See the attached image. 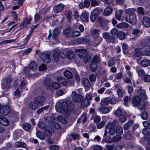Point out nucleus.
Segmentation results:
<instances>
[{
  "label": "nucleus",
  "mask_w": 150,
  "mask_h": 150,
  "mask_svg": "<svg viewBox=\"0 0 150 150\" xmlns=\"http://www.w3.org/2000/svg\"><path fill=\"white\" fill-rule=\"evenodd\" d=\"M74 108V105L71 103L67 105V104L66 102H63L61 103H58L56 105L55 108L56 111L59 113L64 112L65 113H67L69 111L71 110Z\"/></svg>",
  "instance_id": "obj_1"
},
{
  "label": "nucleus",
  "mask_w": 150,
  "mask_h": 150,
  "mask_svg": "<svg viewBox=\"0 0 150 150\" xmlns=\"http://www.w3.org/2000/svg\"><path fill=\"white\" fill-rule=\"evenodd\" d=\"M117 121L114 120L112 122L108 123L106 126V129L109 130L108 132L111 135H114L116 132L115 127L117 125Z\"/></svg>",
  "instance_id": "obj_2"
},
{
  "label": "nucleus",
  "mask_w": 150,
  "mask_h": 150,
  "mask_svg": "<svg viewBox=\"0 0 150 150\" xmlns=\"http://www.w3.org/2000/svg\"><path fill=\"white\" fill-rule=\"evenodd\" d=\"M13 81L12 77H8L6 79V82L1 83L2 88L3 89H8L10 88V84Z\"/></svg>",
  "instance_id": "obj_3"
},
{
  "label": "nucleus",
  "mask_w": 150,
  "mask_h": 150,
  "mask_svg": "<svg viewBox=\"0 0 150 150\" xmlns=\"http://www.w3.org/2000/svg\"><path fill=\"white\" fill-rule=\"evenodd\" d=\"M64 56V54L63 52H61L58 49H55L54 51L53 55V59L56 62L58 61L59 57H62Z\"/></svg>",
  "instance_id": "obj_4"
},
{
  "label": "nucleus",
  "mask_w": 150,
  "mask_h": 150,
  "mask_svg": "<svg viewBox=\"0 0 150 150\" xmlns=\"http://www.w3.org/2000/svg\"><path fill=\"white\" fill-rule=\"evenodd\" d=\"M72 100L74 102L79 103L82 99V97L78 95L75 91H73L71 95Z\"/></svg>",
  "instance_id": "obj_5"
},
{
  "label": "nucleus",
  "mask_w": 150,
  "mask_h": 150,
  "mask_svg": "<svg viewBox=\"0 0 150 150\" xmlns=\"http://www.w3.org/2000/svg\"><path fill=\"white\" fill-rule=\"evenodd\" d=\"M125 21L128 22L132 25H134L137 22V17L136 15L135 14H133L130 15L129 18V21H128V18H125Z\"/></svg>",
  "instance_id": "obj_6"
},
{
  "label": "nucleus",
  "mask_w": 150,
  "mask_h": 150,
  "mask_svg": "<svg viewBox=\"0 0 150 150\" xmlns=\"http://www.w3.org/2000/svg\"><path fill=\"white\" fill-rule=\"evenodd\" d=\"M11 110L10 107L8 105H6L1 107L0 109V112L1 114L6 115L9 114Z\"/></svg>",
  "instance_id": "obj_7"
},
{
  "label": "nucleus",
  "mask_w": 150,
  "mask_h": 150,
  "mask_svg": "<svg viewBox=\"0 0 150 150\" xmlns=\"http://www.w3.org/2000/svg\"><path fill=\"white\" fill-rule=\"evenodd\" d=\"M64 8L63 5L61 3L53 7L54 12L56 13L60 12L63 10Z\"/></svg>",
  "instance_id": "obj_8"
},
{
  "label": "nucleus",
  "mask_w": 150,
  "mask_h": 150,
  "mask_svg": "<svg viewBox=\"0 0 150 150\" xmlns=\"http://www.w3.org/2000/svg\"><path fill=\"white\" fill-rule=\"evenodd\" d=\"M51 125L53 127L57 129H60L61 128V126L59 124L54 122L55 118L53 117L50 118Z\"/></svg>",
  "instance_id": "obj_9"
},
{
  "label": "nucleus",
  "mask_w": 150,
  "mask_h": 150,
  "mask_svg": "<svg viewBox=\"0 0 150 150\" xmlns=\"http://www.w3.org/2000/svg\"><path fill=\"white\" fill-rule=\"evenodd\" d=\"M89 14L86 12H83L81 14L80 18L81 21L84 22H87L88 20V15Z\"/></svg>",
  "instance_id": "obj_10"
},
{
  "label": "nucleus",
  "mask_w": 150,
  "mask_h": 150,
  "mask_svg": "<svg viewBox=\"0 0 150 150\" xmlns=\"http://www.w3.org/2000/svg\"><path fill=\"white\" fill-rule=\"evenodd\" d=\"M41 59L45 63H48L51 61V59L48 54H43L41 56Z\"/></svg>",
  "instance_id": "obj_11"
},
{
  "label": "nucleus",
  "mask_w": 150,
  "mask_h": 150,
  "mask_svg": "<svg viewBox=\"0 0 150 150\" xmlns=\"http://www.w3.org/2000/svg\"><path fill=\"white\" fill-rule=\"evenodd\" d=\"M45 100V97L43 96H38L35 98V101L39 104L43 103Z\"/></svg>",
  "instance_id": "obj_12"
},
{
  "label": "nucleus",
  "mask_w": 150,
  "mask_h": 150,
  "mask_svg": "<svg viewBox=\"0 0 150 150\" xmlns=\"http://www.w3.org/2000/svg\"><path fill=\"white\" fill-rule=\"evenodd\" d=\"M32 20V18L30 17V18H27L25 20H24L23 23L21 25V28L23 29L26 27L27 25L30 24V21Z\"/></svg>",
  "instance_id": "obj_13"
},
{
  "label": "nucleus",
  "mask_w": 150,
  "mask_h": 150,
  "mask_svg": "<svg viewBox=\"0 0 150 150\" xmlns=\"http://www.w3.org/2000/svg\"><path fill=\"white\" fill-rule=\"evenodd\" d=\"M0 123L4 126H8L9 124L7 119L2 115H0Z\"/></svg>",
  "instance_id": "obj_14"
},
{
  "label": "nucleus",
  "mask_w": 150,
  "mask_h": 150,
  "mask_svg": "<svg viewBox=\"0 0 150 150\" xmlns=\"http://www.w3.org/2000/svg\"><path fill=\"white\" fill-rule=\"evenodd\" d=\"M88 53V51L86 49H82L78 53V56L80 58L83 59Z\"/></svg>",
  "instance_id": "obj_15"
},
{
  "label": "nucleus",
  "mask_w": 150,
  "mask_h": 150,
  "mask_svg": "<svg viewBox=\"0 0 150 150\" xmlns=\"http://www.w3.org/2000/svg\"><path fill=\"white\" fill-rule=\"evenodd\" d=\"M98 21L100 24L102 26H104L106 24L108 23L110 21L103 18L99 17L97 19Z\"/></svg>",
  "instance_id": "obj_16"
},
{
  "label": "nucleus",
  "mask_w": 150,
  "mask_h": 150,
  "mask_svg": "<svg viewBox=\"0 0 150 150\" xmlns=\"http://www.w3.org/2000/svg\"><path fill=\"white\" fill-rule=\"evenodd\" d=\"M60 31L58 28H55L52 33V38L53 40H56L57 37L60 33Z\"/></svg>",
  "instance_id": "obj_17"
},
{
  "label": "nucleus",
  "mask_w": 150,
  "mask_h": 150,
  "mask_svg": "<svg viewBox=\"0 0 150 150\" xmlns=\"http://www.w3.org/2000/svg\"><path fill=\"white\" fill-rule=\"evenodd\" d=\"M137 94L139 95L142 98L145 100L146 98V95L145 91L143 89H139L137 91Z\"/></svg>",
  "instance_id": "obj_18"
},
{
  "label": "nucleus",
  "mask_w": 150,
  "mask_h": 150,
  "mask_svg": "<svg viewBox=\"0 0 150 150\" xmlns=\"http://www.w3.org/2000/svg\"><path fill=\"white\" fill-rule=\"evenodd\" d=\"M143 25L146 27H150V19L147 17L144 18L143 21Z\"/></svg>",
  "instance_id": "obj_19"
},
{
  "label": "nucleus",
  "mask_w": 150,
  "mask_h": 150,
  "mask_svg": "<svg viewBox=\"0 0 150 150\" xmlns=\"http://www.w3.org/2000/svg\"><path fill=\"white\" fill-rule=\"evenodd\" d=\"M110 99L108 98H105L101 100L100 104L102 106L108 105L109 103Z\"/></svg>",
  "instance_id": "obj_20"
},
{
  "label": "nucleus",
  "mask_w": 150,
  "mask_h": 150,
  "mask_svg": "<svg viewBox=\"0 0 150 150\" xmlns=\"http://www.w3.org/2000/svg\"><path fill=\"white\" fill-rule=\"evenodd\" d=\"M112 8L111 7H107L105 8L103 14L106 16H108L110 15L112 12Z\"/></svg>",
  "instance_id": "obj_21"
},
{
  "label": "nucleus",
  "mask_w": 150,
  "mask_h": 150,
  "mask_svg": "<svg viewBox=\"0 0 150 150\" xmlns=\"http://www.w3.org/2000/svg\"><path fill=\"white\" fill-rule=\"evenodd\" d=\"M132 103L134 106H138L140 102V98L139 96H136L133 99Z\"/></svg>",
  "instance_id": "obj_22"
},
{
  "label": "nucleus",
  "mask_w": 150,
  "mask_h": 150,
  "mask_svg": "<svg viewBox=\"0 0 150 150\" xmlns=\"http://www.w3.org/2000/svg\"><path fill=\"white\" fill-rule=\"evenodd\" d=\"M50 88L57 90L60 88V86L59 83L57 82H52L50 83Z\"/></svg>",
  "instance_id": "obj_23"
},
{
  "label": "nucleus",
  "mask_w": 150,
  "mask_h": 150,
  "mask_svg": "<svg viewBox=\"0 0 150 150\" xmlns=\"http://www.w3.org/2000/svg\"><path fill=\"white\" fill-rule=\"evenodd\" d=\"M140 64L144 67H147L150 66V60L147 59H144L142 61Z\"/></svg>",
  "instance_id": "obj_24"
},
{
  "label": "nucleus",
  "mask_w": 150,
  "mask_h": 150,
  "mask_svg": "<svg viewBox=\"0 0 150 150\" xmlns=\"http://www.w3.org/2000/svg\"><path fill=\"white\" fill-rule=\"evenodd\" d=\"M57 79L58 82L64 85H66L67 84V81L63 77H58L57 78Z\"/></svg>",
  "instance_id": "obj_25"
},
{
  "label": "nucleus",
  "mask_w": 150,
  "mask_h": 150,
  "mask_svg": "<svg viewBox=\"0 0 150 150\" xmlns=\"http://www.w3.org/2000/svg\"><path fill=\"white\" fill-rule=\"evenodd\" d=\"M87 120L86 116V113H83L81 115V116L78 120V122H81L83 121L84 122Z\"/></svg>",
  "instance_id": "obj_26"
},
{
  "label": "nucleus",
  "mask_w": 150,
  "mask_h": 150,
  "mask_svg": "<svg viewBox=\"0 0 150 150\" xmlns=\"http://www.w3.org/2000/svg\"><path fill=\"white\" fill-rule=\"evenodd\" d=\"M128 26V24L126 22H122L118 24L116 26L118 28H122L127 27Z\"/></svg>",
  "instance_id": "obj_27"
},
{
  "label": "nucleus",
  "mask_w": 150,
  "mask_h": 150,
  "mask_svg": "<svg viewBox=\"0 0 150 150\" xmlns=\"http://www.w3.org/2000/svg\"><path fill=\"white\" fill-rule=\"evenodd\" d=\"M117 37L119 39L123 40L125 38L126 34L124 32L120 31L119 32Z\"/></svg>",
  "instance_id": "obj_28"
},
{
  "label": "nucleus",
  "mask_w": 150,
  "mask_h": 150,
  "mask_svg": "<svg viewBox=\"0 0 150 150\" xmlns=\"http://www.w3.org/2000/svg\"><path fill=\"white\" fill-rule=\"evenodd\" d=\"M97 65L94 62H91L90 66V69L92 71H95L97 69Z\"/></svg>",
  "instance_id": "obj_29"
},
{
  "label": "nucleus",
  "mask_w": 150,
  "mask_h": 150,
  "mask_svg": "<svg viewBox=\"0 0 150 150\" xmlns=\"http://www.w3.org/2000/svg\"><path fill=\"white\" fill-rule=\"evenodd\" d=\"M82 135L84 137L87 138V141L86 143H85L84 142H82L83 146L86 147V146L89 144V141L88 140V139L89 138V136L88 134L85 133L82 134Z\"/></svg>",
  "instance_id": "obj_30"
},
{
  "label": "nucleus",
  "mask_w": 150,
  "mask_h": 150,
  "mask_svg": "<svg viewBox=\"0 0 150 150\" xmlns=\"http://www.w3.org/2000/svg\"><path fill=\"white\" fill-rule=\"evenodd\" d=\"M74 56V52L70 50H68L67 52V57L69 59H72Z\"/></svg>",
  "instance_id": "obj_31"
},
{
  "label": "nucleus",
  "mask_w": 150,
  "mask_h": 150,
  "mask_svg": "<svg viewBox=\"0 0 150 150\" xmlns=\"http://www.w3.org/2000/svg\"><path fill=\"white\" fill-rule=\"evenodd\" d=\"M20 82L19 86L21 89L23 88L27 84V81L24 78L23 79H21Z\"/></svg>",
  "instance_id": "obj_32"
},
{
  "label": "nucleus",
  "mask_w": 150,
  "mask_h": 150,
  "mask_svg": "<svg viewBox=\"0 0 150 150\" xmlns=\"http://www.w3.org/2000/svg\"><path fill=\"white\" fill-rule=\"evenodd\" d=\"M30 108L32 110H35L38 108V105L36 103L32 102L30 103Z\"/></svg>",
  "instance_id": "obj_33"
},
{
  "label": "nucleus",
  "mask_w": 150,
  "mask_h": 150,
  "mask_svg": "<svg viewBox=\"0 0 150 150\" xmlns=\"http://www.w3.org/2000/svg\"><path fill=\"white\" fill-rule=\"evenodd\" d=\"M81 34L78 31L72 30L71 31V33L70 34V36L74 38L79 36Z\"/></svg>",
  "instance_id": "obj_34"
},
{
  "label": "nucleus",
  "mask_w": 150,
  "mask_h": 150,
  "mask_svg": "<svg viewBox=\"0 0 150 150\" xmlns=\"http://www.w3.org/2000/svg\"><path fill=\"white\" fill-rule=\"evenodd\" d=\"M83 83L84 86L87 88L89 87L90 86V82L88 79L84 78L83 79Z\"/></svg>",
  "instance_id": "obj_35"
},
{
  "label": "nucleus",
  "mask_w": 150,
  "mask_h": 150,
  "mask_svg": "<svg viewBox=\"0 0 150 150\" xmlns=\"http://www.w3.org/2000/svg\"><path fill=\"white\" fill-rule=\"evenodd\" d=\"M134 55L135 57H137L142 54L141 50L140 48H135L134 50Z\"/></svg>",
  "instance_id": "obj_36"
},
{
  "label": "nucleus",
  "mask_w": 150,
  "mask_h": 150,
  "mask_svg": "<svg viewBox=\"0 0 150 150\" xmlns=\"http://www.w3.org/2000/svg\"><path fill=\"white\" fill-rule=\"evenodd\" d=\"M30 69L34 71L37 68V66L36 62L35 61H32L30 64Z\"/></svg>",
  "instance_id": "obj_37"
},
{
  "label": "nucleus",
  "mask_w": 150,
  "mask_h": 150,
  "mask_svg": "<svg viewBox=\"0 0 150 150\" xmlns=\"http://www.w3.org/2000/svg\"><path fill=\"white\" fill-rule=\"evenodd\" d=\"M89 104V101L88 100L84 99L81 102V107L83 108L87 106Z\"/></svg>",
  "instance_id": "obj_38"
},
{
  "label": "nucleus",
  "mask_w": 150,
  "mask_h": 150,
  "mask_svg": "<svg viewBox=\"0 0 150 150\" xmlns=\"http://www.w3.org/2000/svg\"><path fill=\"white\" fill-rule=\"evenodd\" d=\"M133 122L132 120H131L127 122L124 125V129H127L131 126Z\"/></svg>",
  "instance_id": "obj_39"
},
{
  "label": "nucleus",
  "mask_w": 150,
  "mask_h": 150,
  "mask_svg": "<svg viewBox=\"0 0 150 150\" xmlns=\"http://www.w3.org/2000/svg\"><path fill=\"white\" fill-rule=\"evenodd\" d=\"M99 31L97 29H94L92 31V35L94 38L99 36Z\"/></svg>",
  "instance_id": "obj_40"
},
{
  "label": "nucleus",
  "mask_w": 150,
  "mask_h": 150,
  "mask_svg": "<svg viewBox=\"0 0 150 150\" xmlns=\"http://www.w3.org/2000/svg\"><path fill=\"white\" fill-rule=\"evenodd\" d=\"M122 13V11L121 10H117L116 11L115 17L118 20H120L121 15Z\"/></svg>",
  "instance_id": "obj_41"
},
{
  "label": "nucleus",
  "mask_w": 150,
  "mask_h": 150,
  "mask_svg": "<svg viewBox=\"0 0 150 150\" xmlns=\"http://www.w3.org/2000/svg\"><path fill=\"white\" fill-rule=\"evenodd\" d=\"M123 133V130L122 128L120 126H119L117 127L116 134L118 135H121Z\"/></svg>",
  "instance_id": "obj_42"
},
{
  "label": "nucleus",
  "mask_w": 150,
  "mask_h": 150,
  "mask_svg": "<svg viewBox=\"0 0 150 150\" xmlns=\"http://www.w3.org/2000/svg\"><path fill=\"white\" fill-rule=\"evenodd\" d=\"M70 136L74 140H78L80 139L79 134L75 133H72L70 134Z\"/></svg>",
  "instance_id": "obj_43"
},
{
  "label": "nucleus",
  "mask_w": 150,
  "mask_h": 150,
  "mask_svg": "<svg viewBox=\"0 0 150 150\" xmlns=\"http://www.w3.org/2000/svg\"><path fill=\"white\" fill-rule=\"evenodd\" d=\"M15 145L17 147L25 148L26 146V144L24 143L17 142H16Z\"/></svg>",
  "instance_id": "obj_44"
},
{
  "label": "nucleus",
  "mask_w": 150,
  "mask_h": 150,
  "mask_svg": "<svg viewBox=\"0 0 150 150\" xmlns=\"http://www.w3.org/2000/svg\"><path fill=\"white\" fill-rule=\"evenodd\" d=\"M143 79L145 82H150V75L148 74H145L143 76Z\"/></svg>",
  "instance_id": "obj_45"
},
{
  "label": "nucleus",
  "mask_w": 150,
  "mask_h": 150,
  "mask_svg": "<svg viewBox=\"0 0 150 150\" xmlns=\"http://www.w3.org/2000/svg\"><path fill=\"white\" fill-rule=\"evenodd\" d=\"M122 46L123 52L124 54L126 53L128 51L127 45L123 43L122 44Z\"/></svg>",
  "instance_id": "obj_46"
},
{
  "label": "nucleus",
  "mask_w": 150,
  "mask_h": 150,
  "mask_svg": "<svg viewBox=\"0 0 150 150\" xmlns=\"http://www.w3.org/2000/svg\"><path fill=\"white\" fill-rule=\"evenodd\" d=\"M38 126L40 128L45 129L47 127V125L43 122H41L38 124Z\"/></svg>",
  "instance_id": "obj_47"
},
{
  "label": "nucleus",
  "mask_w": 150,
  "mask_h": 150,
  "mask_svg": "<svg viewBox=\"0 0 150 150\" xmlns=\"http://www.w3.org/2000/svg\"><path fill=\"white\" fill-rule=\"evenodd\" d=\"M119 32L116 28H113L110 31V33L113 36H117Z\"/></svg>",
  "instance_id": "obj_48"
},
{
  "label": "nucleus",
  "mask_w": 150,
  "mask_h": 150,
  "mask_svg": "<svg viewBox=\"0 0 150 150\" xmlns=\"http://www.w3.org/2000/svg\"><path fill=\"white\" fill-rule=\"evenodd\" d=\"M36 135L37 137L40 139H44V136L40 131H38L36 133Z\"/></svg>",
  "instance_id": "obj_49"
},
{
  "label": "nucleus",
  "mask_w": 150,
  "mask_h": 150,
  "mask_svg": "<svg viewBox=\"0 0 150 150\" xmlns=\"http://www.w3.org/2000/svg\"><path fill=\"white\" fill-rule=\"evenodd\" d=\"M135 10L134 9L132 8H130L126 10L125 11V13L127 14H135L134 12Z\"/></svg>",
  "instance_id": "obj_50"
},
{
  "label": "nucleus",
  "mask_w": 150,
  "mask_h": 150,
  "mask_svg": "<svg viewBox=\"0 0 150 150\" xmlns=\"http://www.w3.org/2000/svg\"><path fill=\"white\" fill-rule=\"evenodd\" d=\"M58 120L63 124H66L67 122V120L64 117L60 116L58 117Z\"/></svg>",
  "instance_id": "obj_51"
},
{
  "label": "nucleus",
  "mask_w": 150,
  "mask_h": 150,
  "mask_svg": "<svg viewBox=\"0 0 150 150\" xmlns=\"http://www.w3.org/2000/svg\"><path fill=\"white\" fill-rule=\"evenodd\" d=\"M13 95L16 98H18L21 96V92L18 89H17L14 92Z\"/></svg>",
  "instance_id": "obj_52"
},
{
  "label": "nucleus",
  "mask_w": 150,
  "mask_h": 150,
  "mask_svg": "<svg viewBox=\"0 0 150 150\" xmlns=\"http://www.w3.org/2000/svg\"><path fill=\"white\" fill-rule=\"evenodd\" d=\"M41 18L39 14L37 13L34 16V20L35 22H40L41 21Z\"/></svg>",
  "instance_id": "obj_53"
},
{
  "label": "nucleus",
  "mask_w": 150,
  "mask_h": 150,
  "mask_svg": "<svg viewBox=\"0 0 150 150\" xmlns=\"http://www.w3.org/2000/svg\"><path fill=\"white\" fill-rule=\"evenodd\" d=\"M110 111V108L108 107H105L101 108V112L103 113L106 114L109 112Z\"/></svg>",
  "instance_id": "obj_54"
},
{
  "label": "nucleus",
  "mask_w": 150,
  "mask_h": 150,
  "mask_svg": "<svg viewBox=\"0 0 150 150\" xmlns=\"http://www.w3.org/2000/svg\"><path fill=\"white\" fill-rule=\"evenodd\" d=\"M64 76L67 78H71L72 77L71 72L69 71H65L64 73Z\"/></svg>",
  "instance_id": "obj_55"
},
{
  "label": "nucleus",
  "mask_w": 150,
  "mask_h": 150,
  "mask_svg": "<svg viewBox=\"0 0 150 150\" xmlns=\"http://www.w3.org/2000/svg\"><path fill=\"white\" fill-rule=\"evenodd\" d=\"M31 35V33H29L26 36V38L23 41V45H25L27 44L28 40L30 39Z\"/></svg>",
  "instance_id": "obj_56"
},
{
  "label": "nucleus",
  "mask_w": 150,
  "mask_h": 150,
  "mask_svg": "<svg viewBox=\"0 0 150 150\" xmlns=\"http://www.w3.org/2000/svg\"><path fill=\"white\" fill-rule=\"evenodd\" d=\"M108 42L113 43L115 41V38L112 36H110L106 40Z\"/></svg>",
  "instance_id": "obj_57"
},
{
  "label": "nucleus",
  "mask_w": 150,
  "mask_h": 150,
  "mask_svg": "<svg viewBox=\"0 0 150 150\" xmlns=\"http://www.w3.org/2000/svg\"><path fill=\"white\" fill-rule=\"evenodd\" d=\"M23 128L26 131H29L31 129L30 125L28 123L24 124L23 126Z\"/></svg>",
  "instance_id": "obj_58"
},
{
  "label": "nucleus",
  "mask_w": 150,
  "mask_h": 150,
  "mask_svg": "<svg viewBox=\"0 0 150 150\" xmlns=\"http://www.w3.org/2000/svg\"><path fill=\"white\" fill-rule=\"evenodd\" d=\"M130 98L127 96L124 98L123 100L124 101V104L125 106H128V102L130 100Z\"/></svg>",
  "instance_id": "obj_59"
},
{
  "label": "nucleus",
  "mask_w": 150,
  "mask_h": 150,
  "mask_svg": "<svg viewBox=\"0 0 150 150\" xmlns=\"http://www.w3.org/2000/svg\"><path fill=\"white\" fill-rule=\"evenodd\" d=\"M100 11L97 8H95L93 9L91 13L93 14L94 15L97 16L100 13Z\"/></svg>",
  "instance_id": "obj_60"
},
{
  "label": "nucleus",
  "mask_w": 150,
  "mask_h": 150,
  "mask_svg": "<svg viewBox=\"0 0 150 150\" xmlns=\"http://www.w3.org/2000/svg\"><path fill=\"white\" fill-rule=\"evenodd\" d=\"M91 59L90 56L86 55L83 58V61L85 63H87L90 61Z\"/></svg>",
  "instance_id": "obj_61"
},
{
  "label": "nucleus",
  "mask_w": 150,
  "mask_h": 150,
  "mask_svg": "<svg viewBox=\"0 0 150 150\" xmlns=\"http://www.w3.org/2000/svg\"><path fill=\"white\" fill-rule=\"evenodd\" d=\"M142 118L144 120H146L148 117V114L146 112H143L141 115Z\"/></svg>",
  "instance_id": "obj_62"
},
{
  "label": "nucleus",
  "mask_w": 150,
  "mask_h": 150,
  "mask_svg": "<svg viewBox=\"0 0 150 150\" xmlns=\"http://www.w3.org/2000/svg\"><path fill=\"white\" fill-rule=\"evenodd\" d=\"M122 113V110L120 108L116 110L114 112L115 115L117 117L120 116Z\"/></svg>",
  "instance_id": "obj_63"
},
{
  "label": "nucleus",
  "mask_w": 150,
  "mask_h": 150,
  "mask_svg": "<svg viewBox=\"0 0 150 150\" xmlns=\"http://www.w3.org/2000/svg\"><path fill=\"white\" fill-rule=\"evenodd\" d=\"M53 131H50L49 130H47L46 129V128L45 129V130L44 132V133L48 137H49L51 136L52 132H53Z\"/></svg>",
  "instance_id": "obj_64"
}]
</instances>
